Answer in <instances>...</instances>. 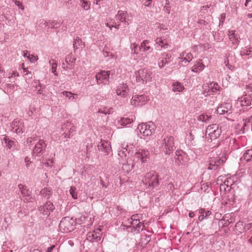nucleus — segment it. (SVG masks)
<instances>
[{
	"label": "nucleus",
	"mask_w": 252,
	"mask_h": 252,
	"mask_svg": "<svg viewBox=\"0 0 252 252\" xmlns=\"http://www.w3.org/2000/svg\"><path fill=\"white\" fill-rule=\"evenodd\" d=\"M252 159V149L247 150L241 158V160H245L247 162L251 161Z\"/></svg>",
	"instance_id": "obj_24"
},
{
	"label": "nucleus",
	"mask_w": 252,
	"mask_h": 252,
	"mask_svg": "<svg viewBox=\"0 0 252 252\" xmlns=\"http://www.w3.org/2000/svg\"><path fill=\"white\" fill-rule=\"evenodd\" d=\"M138 222H140V220L139 219L134 220L132 221H131L130 223L133 228L135 225H137V223Z\"/></svg>",
	"instance_id": "obj_55"
},
{
	"label": "nucleus",
	"mask_w": 252,
	"mask_h": 252,
	"mask_svg": "<svg viewBox=\"0 0 252 252\" xmlns=\"http://www.w3.org/2000/svg\"><path fill=\"white\" fill-rule=\"evenodd\" d=\"M208 88H211V91L212 92H215L217 91H219L220 89V87L217 83L215 82H212L210 84V87H208Z\"/></svg>",
	"instance_id": "obj_38"
},
{
	"label": "nucleus",
	"mask_w": 252,
	"mask_h": 252,
	"mask_svg": "<svg viewBox=\"0 0 252 252\" xmlns=\"http://www.w3.org/2000/svg\"><path fill=\"white\" fill-rule=\"evenodd\" d=\"M168 63V62L163 58V59L158 63V66L160 68H162L166 64Z\"/></svg>",
	"instance_id": "obj_46"
},
{
	"label": "nucleus",
	"mask_w": 252,
	"mask_h": 252,
	"mask_svg": "<svg viewBox=\"0 0 252 252\" xmlns=\"http://www.w3.org/2000/svg\"><path fill=\"white\" fill-rule=\"evenodd\" d=\"M158 174L155 171L147 173L143 177L142 182L144 184L147 185L149 189H154L159 184Z\"/></svg>",
	"instance_id": "obj_2"
},
{
	"label": "nucleus",
	"mask_w": 252,
	"mask_h": 252,
	"mask_svg": "<svg viewBox=\"0 0 252 252\" xmlns=\"http://www.w3.org/2000/svg\"><path fill=\"white\" fill-rule=\"evenodd\" d=\"M225 18V14L222 13L220 16V22H219V27L222 26L223 24Z\"/></svg>",
	"instance_id": "obj_47"
},
{
	"label": "nucleus",
	"mask_w": 252,
	"mask_h": 252,
	"mask_svg": "<svg viewBox=\"0 0 252 252\" xmlns=\"http://www.w3.org/2000/svg\"><path fill=\"white\" fill-rule=\"evenodd\" d=\"M140 150V152L141 154V156L143 158L144 160V162H146L147 158L148 156L149 155V152L147 150Z\"/></svg>",
	"instance_id": "obj_40"
},
{
	"label": "nucleus",
	"mask_w": 252,
	"mask_h": 252,
	"mask_svg": "<svg viewBox=\"0 0 252 252\" xmlns=\"http://www.w3.org/2000/svg\"><path fill=\"white\" fill-rule=\"evenodd\" d=\"M116 94L118 95H121L123 97H126L129 92V89L126 84H122L117 89Z\"/></svg>",
	"instance_id": "obj_13"
},
{
	"label": "nucleus",
	"mask_w": 252,
	"mask_h": 252,
	"mask_svg": "<svg viewBox=\"0 0 252 252\" xmlns=\"http://www.w3.org/2000/svg\"><path fill=\"white\" fill-rule=\"evenodd\" d=\"M129 154V151H128L126 147H122V149L119 151L118 156L121 158L123 159L125 158V162L123 163V167L125 165L126 167H127V170H130L132 169L133 165H131L130 163H128V158H126V157L128 156Z\"/></svg>",
	"instance_id": "obj_11"
},
{
	"label": "nucleus",
	"mask_w": 252,
	"mask_h": 252,
	"mask_svg": "<svg viewBox=\"0 0 252 252\" xmlns=\"http://www.w3.org/2000/svg\"><path fill=\"white\" fill-rule=\"evenodd\" d=\"M44 25L46 27H51L53 29H57L61 27L62 23H60L56 20L54 21H46L44 22Z\"/></svg>",
	"instance_id": "obj_21"
},
{
	"label": "nucleus",
	"mask_w": 252,
	"mask_h": 252,
	"mask_svg": "<svg viewBox=\"0 0 252 252\" xmlns=\"http://www.w3.org/2000/svg\"><path fill=\"white\" fill-rule=\"evenodd\" d=\"M147 126L146 123H142L141 125H139L137 127V129L139 130L141 134H143V135H144V131H145L144 130V129L145 128L144 127H145V126Z\"/></svg>",
	"instance_id": "obj_42"
},
{
	"label": "nucleus",
	"mask_w": 252,
	"mask_h": 252,
	"mask_svg": "<svg viewBox=\"0 0 252 252\" xmlns=\"http://www.w3.org/2000/svg\"><path fill=\"white\" fill-rule=\"evenodd\" d=\"M221 133V128L218 124H213L208 126L206 133L208 134V137H207V141L211 142L213 140L219 138Z\"/></svg>",
	"instance_id": "obj_3"
},
{
	"label": "nucleus",
	"mask_w": 252,
	"mask_h": 252,
	"mask_svg": "<svg viewBox=\"0 0 252 252\" xmlns=\"http://www.w3.org/2000/svg\"><path fill=\"white\" fill-rule=\"evenodd\" d=\"M28 58L30 60L31 62L34 63L37 61V56H34L33 55H29Z\"/></svg>",
	"instance_id": "obj_48"
},
{
	"label": "nucleus",
	"mask_w": 252,
	"mask_h": 252,
	"mask_svg": "<svg viewBox=\"0 0 252 252\" xmlns=\"http://www.w3.org/2000/svg\"><path fill=\"white\" fill-rule=\"evenodd\" d=\"M184 88V86L182 85V84L177 82L173 84L172 85V91L174 92H181Z\"/></svg>",
	"instance_id": "obj_31"
},
{
	"label": "nucleus",
	"mask_w": 252,
	"mask_h": 252,
	"mask_svg": "<svg viewBox=\"0 0 252 252\" xmlns=\"http://www.w3.org/2000/svg\"><path fill=\"white\" fill-rule=\"evenodd\" d=\"M235 227L237 230H238L240 233H242V231L244 232V224L243 221H238L235 224Z\"/></svg>",
	"instance_id": "obj_36"
},
{
	"label": "nucleus",
	"mask_w": 252,
	"mask_h": 252,
	"mask_svg": "<svg viewBox=\"0 0 252 252\" xmlns=\"http://www.w3.org/2000/svg\"><path fill=\"white\" fill-rule=\"evenodd\" d=\"M228 217L226 215H225L222 220H220V222L222 223L223 227H226L230 223H232L233 222V219H230L229 220L227 219Z\"/></svg>",
	"instance_id": "obj_29"
},
{
	"label": "nucleus",
	"mask_w": 252,
	"mask_h": 252,
	"mask_svg": "<svg viewBox=\"0 0 252 252\" xmlns=\"http://www.w3.org/2000/svg\"><path fill=\"white\" fill-rule=\"evenodd\" d=\"M76 61V58L73 57L72 53L68 54L65 58V63L69 64V63H74Z\"/></svg>",
	"instance_id": "obj_35"
},
{
	"label": "nucleus",
	"mask_w": 252,
	"mask_h": 252,
	"mask_svg": "<svg viewBox=\"0 0 252 252\" xmlns=\"http://www.w3.org/2000/svg\"><path fill=\"white\" fill-rule=\"evenodd\" d=\"M155 126L152 122H150L148 124H147V126L144 127V136H148L151 135L155 130Z\"/></svg>",
	"instance_id": "obj_16"
},
{
	"label": "nucleus",
	"mask_w": 252,
	"mask_h": 252,
	"mask_svg": "<svg viewBox=\"0 0 252 252\" xmlns=\"http://www.w3.org/2000/svg\"><path fill=\"white\" fill-rule=\"evenodd\" d=\"M12 130L16 133L23 132V124L19 120H14L11 125Z\"/></svg>",
	"instance_id": "obj_14"
},
{
	"label": "nucleus",
	"mask_w": 252,
	"mask_h": 252,
	"mask_svg": "<svg viewBox=\"0 0 252 252\" xmlns=\"http://www.w3.org/2000/svg\"><path fill=\"white\" fill-rule=\"evenodd\" d=\"M157 44H158L161 47H163V42L160 38H157L156 40Z\"/></svg>",
	"instance_id": "obj_59"
},
{
	"label": "nucleus",
	"mask_w": 252,
	"mask_h": 252,
	"mask_svg": "<svg viewBox=\"0 0 252 252\" xmlns=\"http://www.w3.org/2000/svg\"><path fill=\"white\" fill-rule=\"evenodd\" d=\"M75 226V221L73 218L65 217L61 220L59 224L60 230L63 233H67L73 230Z\"/></svg>",
	"instance_id": "obj_5"
},
{
	"label": "nucleus",
	"mask_w": 252,
	"mask_h": 252,
	"mask_svg": "<svg viewBox=\"0 0 252 252\" xmlns=\"http://www.w3.org/2000/svg\"><path fill=\"white\" fill-rule=\"evenodd\" d=\"M110 71L101 70L95 75V79L98 85H108L109 83Z\"/></svg>",
	"instance_id": "obj_8"
},
{
	"label": "nucleus",
	"mask_w": 252,
	"mask_h": 252,
	"mask_svg": "<svg viewBox=\"0 0 252 252\" xmlns=\"http://www.w3.org/2000/svg\"><path fill=\"white\" fill-rule=\"evenodd\" d=\"M116 18L117 20L120 21L125 25V22H126V21L125 20V11L119 10L118 12V14L116 16Z\"/></svg>",
	"instance_id": "obj_30"
},
{
	"label": "nucleus",
	"mask_w": 252,
	"mask_h": 252,
	"mask_svg": "<svg viewBox=\"0 0 252 252\" xmlns=\"http://www.w3.org/2000/svg\"><path fill=\"white\" fill-rule=\"evenodd\" d=\"M152 73L148 69H140L135 72L134 75L137 82L146 84L151 79Z\"/></svg>",
	"instance_id": "obj_4"
},
{
	"label": "nucleus",
	"mask_w": 252,
	"mask_h": 252,
	"mask_svg": "<svg viewBox=\"0 0 252 252\" xmlns=\"http://www.w3.org/2000/svg\"><path fill=\"white\" fill-rule=\"evenodd\" d=\"M125 20L126 22H125V25L127 26L129 24V23L131 22V21L132 20V16L130 14L128 13L126 11L125 12Z\"/></svg>",
	"instance_id": "obj_37"
},
{
	"label": "nucleus",
	"mask_w": 252,
	"mask_h": 252,
	"mask_svg": "<svg viewBox=\"0 0 252 252\" xmlns=\"http://www.w3.org/2000/svg\"><path fill=\"white\" fill-rule=\"evenodd\" d=\"M226 159L224 157L223 158V155L221 158L213 155L210 158L209 160V166L208 169L209 170H216L219 166L222 164L225 161Z\"/></svg>",
	"instance_id": "obj_9"
},
{
	"label": "nucleus",
	"mask_w": 252,
	"mask_h": 252,
	"mask_svg": "<svg viewBox=\"0 0 252 252\" xmlns=\"http://www.w3.org/2000/svg\"><path fill=\"white\" fill-rule=\"evenodd\" d=\"M197 23L200 25H203V26H207L208 24V22L203 19H199Z\"/></svg>",
	"instance_id": "obj_50"
},
{
	"label": "nucleus",
	"mask_w": 252,
	"mask_h": 252,
	"mask_svg": "<svg viewBox=\"0 0 252 252\" xmlns=\"http://www.w3.org/2000/svg\"><path fill=\"white\" fill-rule=\"evenodd\" d=\"M133 122V120L132 119H130L128 118H125L123 117L121 118L119 121L118 123L123 126H126L130 124L131 123Z\"/></svg>",
	"instance_id": "obj_26"
},
{
	"label": "nucleus",
	"mask_w": 252,
	"mask_h": 252,
	"mask_svg": "<svg viewBox=\"0 0 252 252\" xmlns=\"http://www.w3.org/2000/svg\"><path fill=\"white\" fill-rule=\"evenodd\" d=\"M37 140V137H33V138L32 137H28L27 139V143L30 144H32V141H35Z\"/></svg>",
	"instance_id": "obj_52"
},
{
	"label": "nucleus",
	"mask_w": 252,
	"mask_h": 252,
	"mask_svg": "<svg viewBox=\"0 0 252 252\" xmlns=\"http://www.w3.org/2000/svg\"><path fill=\"white\" fill-rule=\"evenodd\" d=\"M160 150L162 154L165 156H169L175 150L174 146V138L173 136L164 138L161 143Z\"/></svg>",
	"instance_id": "obj_1"
},
{
	"label": "nucleus",
	"mask_w": 252,
	"mask_h": 252,
	"mask_svg": "<svg viewBox=\"0 0 252 252\" xmlns=\"http://www.w3.org/2000/svg\"><path fill=\"white\" fill-rule=\"evenodd\" d=\"M251 227H252V223L248 224L245 223L244 227V232L250 229Z\"/></svg>",
	"instance_id": "obj_51"
},
{
	"label": "nucleus",
	"mask_w": 252,
	"mask_h": 252,
	"mask_svg": "<svg viewBox=\"0 0 252 252\" xmlns=\"http://www.w3.org/2000/svg\"><path fill=\"white\" fill-rule=\"evenodd\" d=\"M165 11L167 12L168 14H169L170 11V6H169V1L168 0H166V3L164 7Z\"/></svg>",
	"instance_id": "obj_49"
},
{
	"label": "nucleus",
	"mask_w": 252,
	"mask_h": 252,
	"mask_svg": "<svg viewBox=\"0 0 252 252\" xmlns=\"http://www.w3.org/2000/svg\"><path fill=\"white\" fill-rule=\"evenodd\" d=\"M147 100V97L145 94L135 95L132 96L130 103L132 105L138 107L145 104Z\"/></svg>",
	"instance_id": "obj_10"
},
{
	"label": "nucleus",
	"mask_w": 252,
	"mask_h": 252,
	"mask_svg": "<svg viewBox=\"0 0 252 252\" xmlns=\"http://www.w3.org/2000/svg\"><path fill=\"white\" fill-rule=\"evenodd\" d=\"M18 188L21 191V194L24 196H30L31 191L27 189V187L23 184H19Z\"/></svg>",
	"instance_id": "obj_22"
},
{
	"label": "nucleus",
	"mask_w": 252,
	"mask_h": 252,
	"mask_svg": "<svg viewBox=\"0 0 252 252\" xmlns=\"http://www.w3.org/2000/svg\"><path fill=\"white\" fill-rule=\"evenodd\" d=\"M99 151H103L108 154L111 150V146L109 143L106 141H101V144L97 145Z\"/></svg>",
	"instance_id": "obj_15"
},
{
	"label": "nucleus",
	"mask_w": 252,
	"mask_h": 252,
	"mask_svg": "<svg viewBox=\"0 0 252 252\" xmlns=\"http://www.w3.org/2000/svg\"><path fill=\"white\" fill-rule=\"evenodd\" d=\"M241 105L250 106L252 104V96L250 94H246L240 98Z\"/></svg>",
	"instance_id": "obj_18"
},
{
	"label": "nucleus",
	"mask_w": 252,
	"mask_h": 252,
	"mask_svg": "<svg viewBox=\"0 0 252 252\" xmlns=\"http://www.w3.org/2000/svg\"><path fill=\"white\" fill-rule=\"evenodd\" d=\"M4 221L5 222H6L7 224H8L9 223H10L11 222V219L10 216L5 217L4 219Z\"/></svg>",
	"instance_id": "obj_62"
},
{
	"label": "nucleus",
	"mask_w": 252,
	"mask_h": 252,
	"mask_svg": "<svg viewBox=\"0 0 252 252\" xmlns=\"http://www.w3.org/2000/svg\"><path fill=\"white\" fill-rule=\"evenodd\" d=\"M80 2L82 3V7L84 9L87 10L90 8V4L85 0H80Z\"/></svg>",
	"instance_id": "obj_41"
},
{
	"label": "nucleus",
	"mask_w": 252,
	"mask_h": 252,
	"mask_svg": "<svg viewBox=\"0 0 252 252\" xmlns=\"http://www.w3.org/2000/svg\"><path fill=\"white\" fill-rule=\"evenodd\" d=\"M231 107L229 103L222 104L217 109V113L220 115H223L228 112L229 108Z\"/></svg>",
	"instance_id": "obj_20"
},
{
	"label": "nucleus",
	"mask_w": 252,
	"mask_h": 252,
	"mask_svg": "<svg viewBox=\"0 0 252 252\" xmlns=\"http://www.w3.org/2000/svg\"><path fill=\"white\" fill-rule=\"evenodd\" d=\"M180 58L182 60V61H185L186 62H190L192 58V55L190 53H188L187 54H186L185 52H183L180 55Z\"/></svg>",
	"instance_id": "obj_27"
},
{
	"label": "nucleus",
	"mask_w": 252,
	"mask_h": 252,
	"mask_svg": "<svg viewBox=\"0 0 252 252\" xmlns=\"http://www.w3.org/2000/svg\"><path fill=\"white\" fill-rule=\"evenodd\" d=\"M62 94H63L66 97H68L69 99H70L71 97H72V99L74 98V96H73V94L70 92L63 91L62 92Z\"/></svg>",
	"instance_id": "obj_44"
},
{
	"label": "nucleus",
	"mask_w": 252,
	"mask_h": 252,
	"mask_svg": "<svg viewBox=\"0 0 252 252\" xmlns=\"http://www.w3.org/2000/svg\"><path fill=\"white\" fill-rule=\"evenodd\" d=\"M228 36L229 37V39L232 41L233 44L238 45L239 44V41L238 40V38L237 37V36L235 35V31L231 32L229 31Z\"/></svg>",
	"instance_id": "obj_25"
},
{
	"label": "nucleus",
	"mask_w": 252,
	"mask_h": 252,
	"mask_svg": "<svg viewBox=\"0 0 252 252\" xmlns=\"http://www.w3.org/2000/svg\"><path fill=\"white\" fill-rule=\"evenodd\" d=\"M62 129L64 131L68 130L67 133H68V138L70 137V135L74 130L73 125L69 122H67L63 124V125L62 126Z\"/></svg>",
	"instance_id": "obj_19"
},
{
	"label": "nucleus",
	"mask_w": 252,
	"mask_h": 252,
	"mask_svg": "<svg viewBox=\"0 0 252 252\" xmlns=\"http://www.w3.org/2000/svg\"><path fill=\"white\" fill-rule=\"evenodd\" d=\"M232 194V196L231 197H229V196L228 195L227 199L229 201H234V200L235 199L234 194L233 193V192L231 193Z\"/></svg>",
	"instance_id": "obj_60"
},
{
	"label": "nucleus",
	"mask_w": 252,
	"mask_h": 252,
	"mask_svg": "<svg viewBox=\"0 0 252 252\" xmlns=\"http://www.w3.org/2000/svg\"><path fill=\"white\" fill-rule=\"evenodd\" d=\"M40 194L48 199L51 195V189L49 188H45L40 190Z\"/></svg>",
	"instance_id": "obj_28"
},
{
	"label": "nucleus",
	"mask_w": 252,
	"mask_h": 252,
	"mask_svg": "<svg viewBox=\"0 0 252 252\" xmlns=\"http://www.w3.org/2000/svg\"><path fill=\"white\" fill-rule=\"evenodd\" d=\"M183 154H184V153L182 150H177L175 153V163L178 165L182 163V161L183 160Z\"/></svg>",
	"instance_id": "obj_23"
},
{
	"label": "nucleus",
	"mask_w": 252,
	"mask_h": 252,
	"mask_svg": "<svg viewBox=\"0 0 252 252\" xmlns=\"http://www.w3.org/2000/svg\"><path fill=\"white\" fill-rule=\"evenodd\" d=\"M203 89H204L203 91V92H202V94L205 95V96H207V95H210V94H209V90L207 91V89H205L204 88H203Z\"/></svg>",
	"instance_id": "obj_63"
},
{
	"label": "nucleus",
	"mask_w": 252,
	"mask_h": 252,
	"mask_svg": "<svg viewBox=\"0 0 252 252\" xmlns=\"http://www.w3.org/2000/svg\"><path fill=\"white\" fill-rule=\"evenodd\" d=\"M156 60V55H147L145 57H144V61L146 62H149V63H152L153 62Z\"/></svg>",
	"instance_id": "obj_32"
},
{
	"label": "nucleus",
	"mask_w": 252,
	"mask_h": 252,
	"mask_svg": "<svg viewBox=\"0 0 252 252\" xmlns=\"http://www.w3.org/2000/svg\"><path fill=\"white\" fill-rule=\"evenodd\" d=\"M57 63H56V64H54V65H52V66H51V69H52V72L55 74V75H56L57 74L56 73V69H57Z\"/></svg>",
	"instance_id": "obj_58"
},
{
	"label": "nucleus",
	"mask_w": 252,
	"mask_h": 252,
	"mask_svg": "<svg viewBox=\"0 0 252 252\" xmlns=\"http://www.w3.org/2000/svg\"><path fill=\"white\" fill-rule=\"evenodd\" d=\"M46 147V144L41 139H39L35 145L32 152V157L36 158V157H40L45 151Z\"/></svg>",
	"instance_id": "obj_7"
},
{
	"label": "nucleus",
	"mask_w": 252,
	"mask_h": 252,
	"mask_svg": "<svg viewBox=\"0 0 252 252\" xmlns=\"http://www.w3.org/2000/svg\"><path fill=\"white\" fill-rule=\"evenodd\" d=\"M53 161L52 160L49 159L48 161L43 163V164L46 167L51 166Z\"/></svg>",
	"instance_id": "obj_57"
},
{
	"label": "nucleus",
	"mask_w": 252,
	"mask_h": 252,
	"mask_svg": "<svg viewBox=\"0 0 252 252\" xmlns=\"http://www.w3.org/2000/svg\"><path fill=\"white\" fill-rule=\"evenodd\" d=\"M135 158H136L138 160H140V162L142 163H144V160L143 158L141 156V154L140 152V150H138V152H137L135 154Z\"/></svg>",
	"instance_id": "obj_43"
},
{
	"label": "nucleus",
	"mask_w": 252,
	"mask_h": 252,
	"mask_svg": "<svg viewBox=\"0 0 252 252\" xmlns=\"http://www.w3.org/2000/svg\"><path fill=\"white\" fill-rule=\"evenodd\" d=\"M69 192L73 199H76L77 198V191L75 187L71 186L69 189Z\"/></svg>",
	"instance_id": "obj_34"
},
{
	"label": "nucleus",
	"mask_w": 252,
	"mask_h": 252,
	"mask_svg": "<svg viewBox=\"0 0 252 252\" xmlns=\"http://www.w3.org/2000/svg\"><path fill=\"white\" fill-rule=\"evenodd\" d=\"M145 227L143 224H142L141 222H138L137 225H135L133 229L137 231V232L139 233L140 231L143 230V228Z\"/></svg>",
	"instance_id": "obj_39"
},
{
	"label": "nucleus",
	"mask_w": 252,
	"mask_h": 252,
	"mask_svg": "<svg viewBox=\"0 0 252 252\" xmlns=\"http://www.w3.org/2000/svg\"><path fill=\"white\" fill-rule=\"evenodd\" d=\"M148 43L147 40H144L141 43L140 46H139V50H142L143 52L147 51L151 49L150 46H147L146 44Z\"/></svg>",
	"instance_id": "obj_33"
},
{
	"label": "nucleus",
	"mask_w": 252,
	"mask_h": 252,
	"mask_svg": "<svg viewBox=\"0 0 252 252\" xmlns=\"http://www.w3.org/2000/svg\"><path fill=\"white\" fill-rule=\"evenodd\" d=\"M54 209L55 206L50 201H47L45 204L39 207V211L43 215L49 216Z\"/></svg>",
	"instance_id": "obj_12"
},
{
	"label": "nucleus",
	"mask_w": 252,
	"mask_h": 252,
	"mask_svg": "<svg viewBox=\"0 0 252 252\" xmlns=\"http://www.w3.org/2000/svg\"><path fill=\"white\" fill-rule=\"evenodd\" d=\"M196 65H197V67H198V70H202L203 69V68H204V65L202 63H198Z\"/></svg>",
	"instance_id": "obj_64"
},
{
	"label": "nucleus",
	"mask_w": 252,
	"mask_h": 252,
	"mask_svg": "<svg viewBox=\"0 0 252 252\" xmlns=\"http://www.w3.org/2000/svg\"><path fill=\"white\" fill-rule=\"evenodd\" d=\"M133 46H134V47H133V48H134L133 53L137 54L138 53L139 51H140L141 50H139V47H138L137 44H134Z\"/></svg>",
	"instance_id": "obj_56"
},
{
	"label": "nucleus",
	"mask_w": 252,
	"mask_h": 252,
	"mask_svg": "<svg viewBox=\"0 0 252 252\" xmlns=\"http://www.w3.org/2000/svg\"><path fill=\"white\" fill-rule=\"evenodd\" d=\"M4 139L5 143L7 144L6 146L8 147L9 149L11 148L12 147V145L14 143V142L12 140H9L6 137H4Z\"/></svg>",
	"instance_id": "obj_45"
},
{
	"label": "nucleus",
	"mask_w": 252,
	"mask_h": 252,
	"mask_svg": "<svg viewBox=\"0 0 252 252\" xmlns=\"http://www.w3.org/2000/svg\"><path fill=\"white\" fill-rule=\"evenodd\" d=\"M15 4L20 9L24 10V7L22 3H21L19 1H15Z\"/></svg>",
	"instance_id": "obj_54"
},
{
	"label": "nucleus",
	"mask_w": 252,
	"mask_h": 252,
	"mask_svg": "<svg viewBox=\"0 0 252 252\" xmlns=\"http://www.w3.org/2000/svg\"><path fill=\"white\" fill-rule=\"evenodd\" d=\"M251 52V51L248 49H244L243 51H241V54L242 55H249Z\"/></svg>",
	"instance_id": "obj_53"
},
{
	"label": "nucleus",
	"mask_w": 252,
	"mask_h": 252,
	"mask_svg": "<svg viewBox=\"0 0 252 252\" xmlns=\"http://www.w3.org/2000/svg\"><path fill=\"white\" fill-rule=\"evenodd\" d=\"M162 56H163V58L166 61L169 60L171 57V56L170 55L167 54H163Z\"/></svg>",
	"instance_id": "obj_61"
},
{
	"label": "nucleus",
	"mask_w": 252,
	"mask_h": 252,
	"mask_svg": "<svg viewBox=\"0 0 252 252\" xmlns=\"http://www.w3.org/2000/svg\"><path fill=\"white\" fill-rule=\"evenodd\" d=\"M73 46L74 50L75 52L77 49L79 48H81L82 50L83 48H85V44L84 42H82V40L81 38L77 36L74 39Z\"/></svg>",
	"instance_id": "obj_17"
},
{
	"label": "nucleus",
	"mask_w": 252,
	"mask_h": 252,
	"mask_svg": "<svg viewBox=\"0 0 252 252\" xmlns=\"http://www.w3.org/2000/svg\"><path fill=\"white\" fill-rule=\"evenodd\" d=\"M102 235L101 229L100 228H96L92 231H90L87 234L86 239L85 242H89L94 243H98L101 240Z\"/></svg>",
	"instance_id": "obj_6"
}]
</instances>
